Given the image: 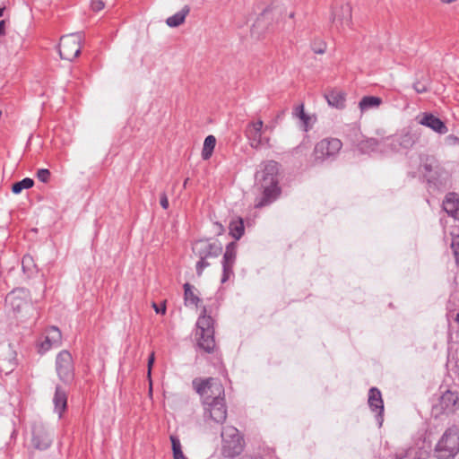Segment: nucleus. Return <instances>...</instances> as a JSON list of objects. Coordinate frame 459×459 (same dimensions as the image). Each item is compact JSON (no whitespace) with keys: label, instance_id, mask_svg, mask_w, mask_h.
I'll return each instance as SVG.
<instances>
[{"label":"nucleus","instance_id":"nucleus-36","mask_svg":"<svg viewBox=\"0 0 459 459\" xmlns=\"http://www.w3.org/2000/svg\"><path fill=\"white\" fill-rule=\"evenodd\" d=\"M451 247L453 249L455 259L458 262V260H459V236L453 238Z\"/></svg>","mask_w":459,"mask_h":459},{"label":"nucleus","instance_id":"nucleus-16","mask_svg":"<svg viewBox=\"0 0 459 459\" xmlns=\"http://www.w3.org/2000/svg\"><path fill=\"white\" fill-rule=\"evenodd\" d=\"M368 403L371 411L377 413V420L380 427L383 423L384 402L381 392L377 387L369 389Z\"/></svg>","mask_w":459,"mask_h":459},{"label":"nucleus","instance_id":"nucleus-21","mask_svg":"<svg viewBox=\"0 0 459 459\" xmlns=\"http://www.w3.org/2000/svg\"><path fill=\"white\" fill-rule=\"evenodd\" d=\"M53 403L55 412L61 418L67 407V393L60 385H56V387Z\"/></svg>","mask_w":459,"mask_h":459},{"label":"nucleus","instance_id":"nucleus-32","mask_svg":"<svg viewBox=\"0 0 459 459\" xmlns=\"http://www.w3.org/2000/svg\"><path fill=\"white\" fill-rule=\"evenodd\" d=\"M300 120L302 122L304 131L307 132L316 123V118L315 116L306 114Z\"/></svg>","mask_w":459,"mask_h":459},{"label":"nucleus","instance_id":"nucleus-35","mask_svg":"<svg viewBox=\"0 0 459 459\" xmlns=\"http://www.w3.org/2000/svg\"><path fill=\"white\" fill-rule=\"evenodd\" d=\"M209 265V263L206 262V258H200L196 264V273L200 276L203 273L204 269Z\"/></svg>","mask_w":459,"mask_h":459},{"label":"nucleus","instance_id":"nucleus-48","mask_svg":"<svg viewBox=\"0 0 459 459\" xmlns=\"http://www.w3.org/2000/svg\"><path fill=\"white\" fill-rule=\"evenodd\" d=\"M13 366H14V363H12V364H11L10 371H13Z\"/></svg>","mask_w":459,"mask_h":459},{"label":"nucleus","instance_id":"nucleus-49","mask_svg":"<svg viewBox=\"0 0 459 459\" xmlns=\"http://www.w3.org/2000/svg\"><path fill=\"white\" fill-rule=\"evenodd\" d=\"M456 321L459 323V313L456 315Z\"/></svg>","mask_w":459,"mask_h":459},{"label":"nucleus","instance_id":"nucleus-15","mask_svg":"<svg viewBox=\"0 0 459 459\" xmlns=\"http://www.w3.org/2000/svg\"><path fill=\"white\" fill-rule=\"evenodd\" d=\"M415 143V135L410 133L386 138L388 150L394 152H399L401 150H410L414 146Z\"/></svg>","mask_w":459,"mask_h":459},{"label":"nucleus","instance_id":"nucleus-40","mask_svg":"<svg viewBox=\"0 0 459 459\" xmlns=\"http://www.w3.org/2000/svg\"><path fill=\"white\" fill-rule=\"evenodd\" d=\"M160 204L163 209L167 210L169 208V199L165 193L160 195Z\"/></svg>","mask_w":459,"mask_h":459},{"label":"nucleus","instance_id":"nucleus-30","mask_svg":"<svg viewBox=\"0 0 459 459\" xmlns=\"http://www.w3.org/2000/svg\"><path fill=\"white\" fill-rule=\"evenodd\" d=\"M170 441L172 444V451H173V457L174 459L185 456L182 449H181V444L179 439L175 436H170Z\"/></svg>","mask_w":459,"mask_h":459},{"label":"nucleus","instance_id":"nucleus-33","mask_svg":"<svg viewBox=\"0 0 459 459\" xmlns=\"http://www.w3.org/2000/svg\"><path fill=\"white\" fill-rule=\"evenodd\" d=\"M37 178L39 181L47 183L50 178V171L48 169H40L37 172Z\"/></svg>","mask_w":459,"mask_h":459},{"label":"nucleus","instance_id":"nucleus-47","mask_svg":"<svg viewBox=\"0 0 459 459\" xmlns=\"http://www.w3.org/2000/svg\"><path fill=\"white\" fill-rule=\"evenodd\" d=\"M187 181H188V178H186V179L185 180V182H184V187H186V185H187Z\"/></svg>","mask_w":459,"mask_h":459},{"label":"nucleus","instance_id":"nucleus-19","mask_svg":"<svg viewBox=\"0 0 459 459\" xmlns=\"http://www.w3.org/2000/svg\"><path fill=\"white\" fill-rule=\"evenodd\" d=\"M420 124L431 128L436 133L444 134L447 132L445 123L436 116L425 113L420 120Z\"/></svg>","mask_w":459,"mask_h":459},{"label":"nucleus","instance_id":"nucleus-31","mask_svg":"<svg viewBox=\"0 0 459 459\" xmlns=\"http://www.w3.org/2000/svg\"><path fill=\"white\" fill-rule=\"evenodd\" d=\"M59 345L57 343H52V339L48 338V336L46 334L44 341H42L39 344V351L44 353L50 349L56 348Z\"/></svg>","mask_w":459,"mask_h":459},{"label":"nucleus","instance_id":"nucleus-13","mask_svg":"<svg viewBox=\"0 0 459 459\" xmlns=\"http://www.w3.org/2000/svg\"><path fill=\"white\" fill-rule=\"evenodd\" d=\"M237 257V244L231 242L227 245L225 253L222 257V276L221 283H225L233 275V267Z\"/></svg>","mask_w":459,"mask_h":459},{"label":"nucleus","instance_id":"nucleus-25","mask_svg":"<svg viewBox=\"0 0 459 459\" xmlns=\"http://www.w3.org/2000/svg\"><path fill=\"white\" fill-rule=\"evenodd\" d=\"M230 235L236 240H238L244 234L245 227L244 222L241 218H238L230 221Z\"/></svg>","mask_w":459,"mask_h":459},{"label":"nucleus","instance_id":"nucleus-44","mask_svg":"<svg viewBox=\"0 0 459 459\" xmlns=\"http://www.w3.org/2000/svg\"><path fill=\"white\" fill-rule=\"evenodd\" d=\"M31 260V257L30 255H24L22 258V264L27 263L28 261Z\"/></svg>","mask_w":459,"mask_h":459},{"label":"nucleus","instance_id":"nucleus-46","mask_svg":"<svg viewBox=\"0 0 459 459\" xmlns=\"http://www.w3.org/2000/svg\"><path fill=\"white\" fill-rule=\"evenodd\" d=\"M216 225L219 227V229H220L221 230H222V225H221V224H220V223H216Z\"/></svg>","mask_w":459,"mask_h":459},{"label":"nucleus","instance_id":"nucleus-5","mask_svg":"<svg viewBox=\"0 0 459 459\" xmlns=\"http://www.w3.org/2000/svg\"><path fill=\"white\" fill-rule=\"evenodd\" d=\"M221 455L224 458H234L242 453L245 443L238 429L233 426L224 427L221 431Z\"/></svg>","mask_w":459,"mask_h":459},{"label":"nucleus","instance_id":"nucleus-4","mask_svg":"<svg viewBox=\"0 0 459 459\" xmlns=\"http://www.w3.org/2000/svg\"><path fill=\"white\" fill-rule=\"evenodd\" d=\"M213 325L212 317L207 316L206 309L204 308L203 314L196 322V336L198 337V346L208 353L212 352L215 347Z\"/></svg>","mask_w":459,"mask_h":459},{"label":"nucleus","instance_id":"nucleus-37","mask_svg":"<svg viewBox=\"0 0 459 459\" xmlns=\"http://www.w3.org/2000/svg\"><path fill=\"white\" fill-rule=\"evenodd\" d=\"M91 6L93 11L100 12L105 7V4L102 0H92Z\"/></svg>","mask_w":459,"mask_h":459},{"label":"nucleus","instance_id":"nucleus-9","mask_svg":"<svg viewBox=\"0 0 459 459\" xmlns=\"http://www.w3.org/2000/svg\"><path fill=\"white\" fill-rule=\"evenodd\" d=\"M14 313H28L32 309V303L28 290L21 288L11 291L5 299Z\"/></svg>","mask_w":459,"mask_h":459},{"label":"nucleus","instance_id":"nucleus-42","mask_svg":"<svg viewBox=\"0 0 459 459\" xmlns=\"http://www.w3.org/2000/svg\"><path fill=\"white\" fill-rule=\"evenodd\" d=\"M154 352H152L148 359V377H151L152 366L154 363Z\"/></svg>","mask_w":459,"mask_h":459},{"label":"nucleus","instance_id":"nucleus-2","mask_svg":"<svg viewBox=\"0 0 459 459\" xmlns=\"http://www.w3.org/2000/svg\"><path fill=\"white\" fill-rule=\"evenodd\" d=\"M255 173V185L262 190V196L256 199L255 208H262L274 202L280 195L278 186L279 166L276 161L269 160L260 165Z\"/></svg>","mask_w":459,"mask_h":459},{"label":"nucleus","instance_id":"nucleus-10","mask_svg":"<svg viewBox=\"0 0 459 459\" xmlns=\"http://www.w3.org/2000/svg\"><path fill=\"white\" fill-rule=\"evenodd\" d=\"M342 143L337 138H325L318 142L314 149L316 161H324L334 157L342 149Z\"/></svg>","mask_w":459,"mask_h":459},{"label":"nucleus","instance_id":"nucleus-17","mask_svg":"<svg viewBox=\"0 0 459 459\" xmlns=\"http://www.w3.org/2000/svg\"><path fill=\"white\" fill-rule=\"evenodd\" d=\"M359 150L362 153H371V152H381L385 153L388 152V146L386 143V138L381 141H378L374 138L367 139L365 141H361L359 143Z\"/></svg>","mask_w":459,"mask_h":459},{"label":"nucleus","instance_id":"nucleus-39","mask_svg":"<svg viewBox=\"0 0 459 459\" xmlns=\"http://www.w3.org/2000/svg\"><path fill=\"white\" fill-rule=\"evenodd\" d=\"M294 116L299 117V119H301L302 117H304L306 115L305 111H304V105L303 104H300L299 106H297L294 109V112H293Z\"/></svg>","mask_w":459,"mask_h":459},{"label":"nucleus","instance_id":"nucleus-6","mask_svg":"<svg viewBox=\"0 0 459 459\" xmlns=\"http://www.w3.org/2000/svg\"><path fill=\"white\" fill-rule=\"evenodd\" d=\"M352 11L349 2L335 0L331 9L332 26L338 32L343 31L351 25Z\"/></svg>","mask_w":459,"mask_h":459},{"label":"nucleus","instance_id":"nucleus-7","mask_svg":"<svg viewBox=\"0 0 459 459\" xmlns=\"http://www.w3.org/2000/svg\"><path fill=\"white\" fill-rule=\"evenodd\" d=\"M269 129L268 126H264L262 120L249 122L246 127L245 134L249 141L250 146L255 149L270 146V138L264 135Z\"/></svg>","mask_w":459,"mask_h":459},{"label":"nucleus","instance_id":"nucleus-29","mask_svg":"<svg viewBox=\"0 0 459 459\" xmlns=\"http://www.w3.org/2000/svg\"><path fill=\"white\" fill-rule=\"evenodd\" d=\"M46 334L48 336V338L52 339V343H57L58 345L61 344L62 333L57 327L51 326L48 328L46 330Z\"/></svg>","mask_w":459,"mask_h":459},{"label":"nucleus","instance_id":"nucleus-28","mask_svg":"<svg viewBox=\"0 0 459 459\" xmlns=\"http://www.w3.org/2000/svg\"><path fill=\"white\" fill-rule=\"evenodd\" d=\"M34 181L30 178H25L21 181L14 183L12 186V191L13 194L18 195L23 189H30L33 186Z\"/></svg>","mask_w":459,"mask_h":459},{"label":"nucleus","instance_id":"nucleus-11","mask_svg":"<svg viewBox=\"0 0 459 459\" xmlns=\"http://www.w3.org/2000/svg\"><path fill=\"white\" fill-rule=\"evenodd\" d=\"M56 369L61 381L70 383L74 377V367L72 355L67 351H60L56 359Z\"/></svg>","mask_w":459,"mask_h":459},{"label":"nucleus","instance_id":"nucleus-24","mask_svg":"<svg viewBox=\"0 0 459 459\" xmlns=\"http://www.w3.org/2000/svg\"><path fill=\"white\" fill-rule=\"evenodd\" d=\"M190 8L188 5H185L180 11L169 16L166 20V23L169 27L175 28L181 25L185 20L186 15L189 13Z\"/></svg>","mask_w":459,"mask_h":459},{"label":"nucleus","instance_id":"nucleus-12","mask_svg":"<svg viewBox=\"0 0 459 459\" xmlns=\"http://www.w3.org/2000/svg\"><path fill=\"white\" fill-rule=\"evenodd\" d=\"M32 445L39 450L48 449L53 441V434L48 430L40 421H35L32 425Z\"/></svg>","mask_w":459,"mask_h":459},{"label":"nucleus","instance_id":"nucleus-22","mask_svg":"<svg viewBox=\"0 0 459 459\" xmlns=\"http://www.w3.org/2000/svg\"><path fill=\"white\" fill-rule=\"evenodd\" d=\"M382 99L377 96H364L359 102V108L361 113L369 109H376L382 104Z\"/></svg>","mask_w":459,"mask_h":459},{"label":"nucleus","instance_id":"nucleus-23","mask_svg":"<svg viewBox=\"0 0 459 459\" xmlns=\"http://www.w3.org/2000/svg\"><path fill=\"white\" fill-rule=\"evenodd\" d=\"M329 106L342 109L345 107V94L341 91H332L325 95Z\"/></svg>","mask_w":459,"mask_h":459},{"label":"nucleus","instance_id":"nucleus-3","mask_svg":"<svg viewBox=\"0 0 459 459\" xmlns=\"http://www.w3.org/2000/svg\"><path fill=\"white\" fill-rule=\"evenodd\" d=\"M433 453L437 459H454L459 453V428H448L438 439Z\"/></svg>","mask_w":459,"mask_h":459},{"label":"nucleus","instance_id":"nucleus-8","mask_svg":"<svg viewBox=\"0 0 459 459\" xmlns=\"http://www.w3.org/2000/svg\"><path fill=\"white\" fill-rule=\"evenodd\" d=\"M82 35L80 32L61 37L59 55L62 59L72 61L81 53Z\"/></svg>","mask_w":459,"mask_h":459},{"label":"nucleus","instance_id":"nucleus-45","mask_svg":"<svg viewBox=\"0 0 459 459\" xmlns=\"http://www.w3.org/2000/svg\"><path fill=\"white\" fill-rule=\"evenodd\" d=\"M3 13H4V8L0 7V17L3 16Z\"/></svg>","mask_w":459,"mask_h":459},{"label":"nucleus","instance_id":"nucleus-41","mask_svg":"<svg viewBox=\"0 0 459 459\" xmlns=\"http://www.w3.org/2000/svg\"><path fill=\"white\" fill-rule=\"evenodd\" d=\"M313 51L316 54H323L325 51V44L320 43L317 47H313Z\"/></svg>","mask_w":459,"mask_h":459},{"label":"nucleus","instance_id":"nucleus-43","mask_svg":"<svg viewBox=\"0 0 459 459\" xmlns=\"http://www.w3.org/2000/svg\"><path fill=\"white\" fill-rule=\"evenodd\" d=\"M5 33V22L4 20L0 21V36Z\"/></svg>","mask_w":459,"mask_h":459},{"label":"nucleus","instance_id":"nucleus-34","mask_svg":"<svg viewBox=\"0 0 459 459\" xmlns=\"http://www.w3.org/2000/svg\"><path fill=\"white\" fill-rule=\"evenodd\" d=\"M414 91L417 92V93H424V92H427L429 91V87L426 83L424 82H421L420 81H417L413 83L412 85Z\"/></svg>","mask_w":459,"mask_h":459},{"label":"nucleus","instance_id":"nucleus-1","mask_svg":"<svg viewBox=\"0 0 459 459\" xmlns=\"http://www.w3.org/2000/svg\"><path fill=\"white\" fill-rule=\"evenodd\" d=\"M193 385L197 394L203 398L204 417L215 423L222 424L227 419V407L224 399L222 384L212 377L195 379Z\"/></svg>","mask_w":459,"mask_h":459},{"label":"nucleus","instance_id":"nucleus-18","mask_svg":"<svg viewBox=\"0 0 459 459\" xmlns=\"http://www.w3.org/2000/svg\"><path fill=\"white\" fill-rule=\"evenodd\" d=\"M458 401L459 397L456 393L446 390L439 398V406L443 412L451 413L459 407Z\"/></svg>","mask_w":459,"mask_h":459},{"label":"nucleus","instance_id":"nucleus-20","mask_svg":"<svg viewBox=\"0 0 459 459\" xmlns=\"http://www.w3.org/2000/svg\"><path fill=\"white\" fill-rule=\"evenodd\" d=\"M444 211L455 220H459V198L455 193H449L443 202Z\"/></svg>","mask_w":459,"mask_h":459},{"label":"nucleus","instance_id":"nucleus-38","mask_svg":"<svg viewBox=\"0 0 459 459\" xmlns=\"http://www.w3.org/2000/svg\"><path fill=\"white\" fill-rule=\"evenodd\" d=\"M152 307L157 314L164 315L166 313V302L163 301L160 305L152 303Z\"/></svg>","mask_w":459,"mask_h":459},{"label":"nucleus","instance_id":"nucleus-27","mask_svg":"<svg viewBox=\"0 0 459 459\" xmlns=\"http://www.w3.org/2000/svg\"><path fill=\"white\" fill-rule=\"evenodd\" d=\"M216 144V138L213 135H208L204 142L202 150V158L206 160H209L212 154Z\"/></svg>","mask_w":459,"mask_h":459},{"label":"nucleus","instance_id":"nucleus-14","mask_svg":"<svg viewBox=\"0 0 459 459\" xmlns=\"http://www.w3.org/2000/svg\"><path fill=\"white\" fill-rule=\"evenodd\" d=\"M193 250L200 258L216 257L221 253L222 247L219 241L199 240L195 243Z\"/></svg>","mask_w":459,"mask_h":459},{"label":"nucleus","instance_id":"nucleus-26","mask_svg":"<svg viewBox=\"0 0 459 459\" xmlns=\"http://www.w3.org/2000/svg\"><path fill=\"white\" fill-rule=\"evenodd\" d=\"M200 299L194 292L193 286L188 282L184 284V302L186 306H197Z\"/></svg>","mask_w":459,"mask_h":459}]
</instances>
